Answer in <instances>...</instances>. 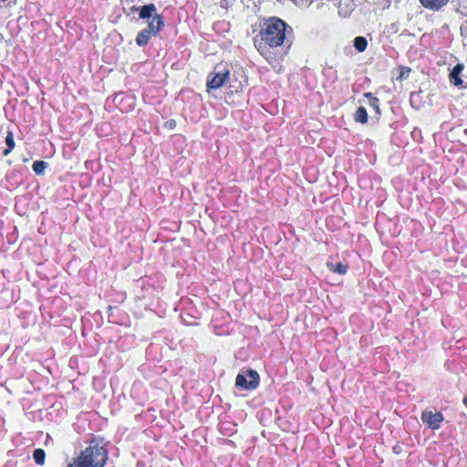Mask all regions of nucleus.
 <instances>
[{
	"instance_id": "1",
	"label": "nucleus",
	"mask_w": 467,
	"mask_h": 467,
	"mask_svg": "<svg viewBox=\"0 0 467 467\" xmlns=\"http://www.w3.org/2000/svg\"><path fill=\"white\" fill-rule=\"evenodd\" d=\"M207 91L213 89L224 88L223 95L227 103H234L235 96L243 92V83L239 80L235 73L230 74L229 68L225 65L219 63L209 74L206 82Z\"/></svg>"
},
{
	"instance_id": "2",
	"label": "nucleus",
	"mask_w": 467,
	"mask_h": 467,
	"mask_svg": "<svg viewBox=\"0 0 467 467\" xmlns=\"http://www.w3.org/2000/svg\"><path fill=\"white\" fill-rule=\"evenodd\" d=\"M109 451L102 439L93 438L67 467H105Z\"/></svg>"
},
{
	"instance_id": "3",
	"label": "nucleus",
	"mask_w": 467,
	"mask_h": 467,
	"mask_svg": "<svg viewBox=\"0 0 467 467\" xmlns=\"http://www.w3.org/2000/svg\"><path fill=\"white\" fill-rule=\"evenodd\" d=\"M285 23L279 18L273 17L261 30L262 39L271 47L280 46L285 39Z\"/></svg>"
},
{
	"instance_id": "4",
	"label": "nucleus",
	"mask_w": 467,
	"mask_h": 467,
	"mask_svg": "<svg viewBox=\"0 0 467 467\" xmlns=\"http://www.w3.org/2000/svg\"><path fill=\"white\" fill-rule=\"evenodd\" d=\"M260 383L259 374L253 369L239 373L235 379V386L241 389H255Z\"/></svg>"
},
{
	"instance_id": "5",
	"label": "nucleus",
	"mask_w": 467,
	"mask_h": 467,
	"mask_svg": "<svg viewBox=\"0 0 467 467\" xmlns=\"http://www.w3.org/2000/svg\"><path fill=\"white\" fill-rule=\"evenodd\" d=\"M163 26V21L160 15H155L153 19L149 23L148 28L140 31L136 38L139 46H144L148 43L151 36H156L161 27Z\"/></svg>"
},
{
	"instance_id": "6",
	"label": "nucleus",
	"mask_w": 467,
	"mask_h": 467,
	"mask_svg": "<svg viewBox=\"0 0 467 467\" xmlns=\"http://www.w3.org/2000/svg\"><path fill=\"white\" fill-rule=\"evenodd\" d=\"M422 421L427 424L432 430H438L443 420V415L441 412L431 410H425L421 414Z\"/></svg>"
},
{
	"instance_id": "7",
	"label": "nucleus",
	"mask_w": 467,
	"mask_h": 467,
	"mask_svg": "<svg viewBox=\"0 0 467 467\" xmlns=\"http://www.w3.org/2000/svg\"><path fill=\"white\" fill-rule=\"evenodd\" d=\"M156 14V7L153 4L146 5L141 7L140 11V17L142 19L154 17Z\"/></svg>"
},
{
	"instance_id": "8",
	"label": "nucleus",
	"mask_w": 467,
	"mask_h": 467,
	"mask_svg": "<svg viewBox=\"0 0 467 467\" xmlns=\"http://www.w3.org/2000/svg\"><path fill=\"white\" fill-rule=\"evenodd\" d=\"M463 69L462 64H457L453 69L451 70L450 74V78L452 81L454 86H461L462 83V80L460 78L459 75Z\"/></svg>"
},
{
	"instance_id": "9",
	"label": "nucleus",
	"mask_w": 467,
	"mask_h": 467,
	"mask_svg": "<svg viewBox=\"0 0 467 467\" xmlns=\"http://www.w3.org/2000/svg\"><path fill=\"white\" fill-rule=\"evenodd\" d=\"M327 267L328 270L334 273H337L339 275H345L348 269V265L342 263H327Z\"/></svg>"
},
{
	"instance_id": "10",
	"label": "nucleus",
	"mask_w": 467,
	"mask_h": 467,
	"mask_svg": "<svg viewBox=\"0 0 467 467\" xmlns=\"http://www.w3.org/2000/svg\"><path fill=\"white\" fill-rule=\"evenodd\" d=\"M420 3L427 8L439 9L444 5L448 0H420Z\"/></svg>"
},
{
	"instance_id": "11",
	"label": "nucleus",
	"mask_w": 467,
	"mask_h": 467,
	"mask_svg": "<svg viewBox=\"0 0 467 467\" xmlns=\"http://www.w3.org/2000/svg\"><path fill=\"white\" fill-rule=\"evenodd\" d=\"M33 459L37 465H44L46 461V451L37 448L33 451Z\"/></svg>"
},
{
	"instance_id": "12",
	"label": "nucleus",
	"mask_w": 467,
	"mask_h": 467,
	"mask_svg": "<svg viewBox=\"0 0 467 467\" xmlns=\"http://www.w3.org/2000/svg\"><path fill=\"white\" fill-rule=\"evenodd\" d=\"M354 119L362 124L368 121V113L364 107H359L354 114Z\"/></svg>"
},
{
	"instance_id": "13",
	"label": "nucleus",
	"mask_w": 467,
	"mask_h": 467,
	"mask_svg": "<svg viewBox=\"0 0 467 467\" xmlns=\"http://www.w3.org/2000/svg\"><path fill=\"white\" fill-rule=\"evenodd\" d=\"M398 71L399 75L397 76L396 80L402 82L409 78L411 69L408 67L401 66L398 67Z\"/></svg>"
},
{
	"instance_id": "14",
	"label": "nucleus",
	"mask_w": 467,
	"mask_h": 467,
	"mask_svg": "<svg viewBox=\"0 0 467 467\" xmlns=\"http://www.w3.org/2000/svg\"><path fill=\"white\" fill-rule=\"evenodd\" d=\"M5 143L7 145V149L4 150V155L7 156L16 145L12 131L7 132V135L5 137Z\"/></svg>"
},
{
	"instance_id": "15",
	"label": "nucleus",
	"mask_w": 467,
	"mask_h": 467,
	"mask_svg": "<svg viewBox=\"0 0 467 467\" xmlns=\"http://www.w3.org/2000/svg\"><path fill=\"white\" fill-rule=\"evenodd\" d=\"M367 45V40L363 36H358L354 39V46L359 52H363L366 49Z\"/></svg>"
},
{
	"instance_id": "16",
	"label": "nucleus",
	"mask_w": 467,
	"mask_h": 467,
	"mask_svg": "<svg viewBox=\"0 0 467 467\" xmlns=\"http://www.w3.org/2000/svg\"><path fill=\"white\" fill-rule=\"evenodd\" d=\"M47 163L44 161H36L33 163V170L36 174H42L47 168Z\"/></svg>"
},
{
	"instance_id": "17",
	"label": "nucleus",
	"mask_w": 467,
	"mask_h": 467,
	"mask_svg": "<svg viewBox=\"0 0 467 467\" xmlns=\"http://www.w3.org/2000/svg\"><path fill=\"white\" fill-rule=\"evenodd\" d=\"M176 126V121L174 119H170L165 122V127L169 130H173Z\"/></svg>"
},
{
	"instance_id": "18",
	"label": "nucleus",
	"mask_w": 467,
	"mask_h": 467,
	"mask_svg": "<svg viewBox=\"0 0 467 467\" xmlns=\"http://www.w3.org/2000/svg\"><path fill=\"white\" fill-rule=\"evenodd\" d=\"M378 99L376 98L373 99V101L371 102V106L377 110L378 113H379V108L377 104Z\"/></svg>"
},
{
	"instance_id": "19",
	"label": "nucleus",
	"mask_w": 467,
	"mask_h": 467,
	"mask_svg": "<svg viewBox=\"0 0 467 467\" xmlns=\"http://www.w3.org/2000/svg\"><path fill=\"white\" fill-rule=\"evenodd\" d=\"M414 97H415V94H412L411 97H410V102L411 104L414 103Z\"/></svg>"
},
{
	"instance_id": "20",
	"label": "nucleus",
	"mask_w": 467,
	"mask_h": 467,
	"mask_svg": "<svg viewBox=\"0 0 467 467\" xmlns=\"http://www.w3.org/2000/svg\"><path fill=\"white\" fill-rule=\"evenodd\" d=\"M370 96H371V94H370V93H367V94H366V97H370Z\"/></svg>"
}]
</instances>
